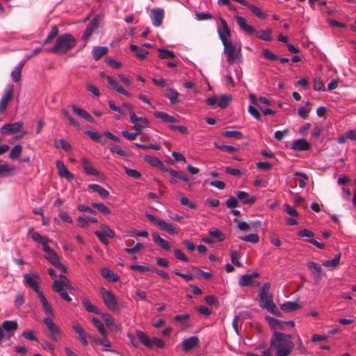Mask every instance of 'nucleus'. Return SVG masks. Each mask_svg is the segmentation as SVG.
<instances>
[{
	"mask_svg": "<svg viewBox=\"0 0 356 356\" xmlns=\"http://www.w3.org/2000/svg\"><path fill=\"white\" fill-rule=\"evenodd\" d=\"M294 346L291 335L275 332L268 349L274 356H289Z\"/></svg>",
	"mask_w": 356,
	"mask_h": 356,
	"instance_id": "f257e3e1",
	"label": "nucleus"
},
{
	"mask_svg": "<svg viewBox=\"0 0 356 356\" xmlns=\"http://www.w3.org/2000/svg\"><path fill=\"white\" fill-rule=\"evenodd\" d=\"M76 44L74 38L70 34H63L58 36L55 44L46 49L47 52H54L56 54H65L71 49Z\"/></svg>",
	"mask_w": 356,
	"mask_h": 356,
	"instance_id": "f03ea898",
	"label": "nucleus"
},
{
	"mask_svg": "<svg viewBox=\"0 0 356 356\" xmlns=\"http://www.w3.org/2000/svg\"><path fill=\"white\" fill-rule=\"evenodd\" d=\"M224 51L227 56L229 63H234L241 56V46L236 43L228 42L223 44Z\"/></svg>",
	"mask_w": 356,
	"mask_h": 356,
	"instance_id": "7ed1b4c3",
	"label": "nucleus"
},
{
	"mask_svg": "<svg viewBox=\"0 0 356 356\" xmlns=\"http://www.w3.org/2000/svg\"><path fill=\"white\" fill-rule=\"evenodd\" d=\"M44 324L47 326L49 334L48 337L54 341H58L62 337V332L60 328L54 323L53 319L45 317L43 319Z\"/></svg>",
	"mask_w": 356,
	"mask_h": 356,
	"instance_id": "20e7f679",
	"label": "nucleus"
},
{
	"mask_svg": "<svg viewBox=\"0 0 356 356\" xmlns=\"http://www.w3.org/2000/svg\"><path fill=\"white\" fill-rule=\"evenodd\" d=\"M130 122L134 124L133 128L137 133H141L145 128L150 127V122L145 117H138L134 112L129 113Z\"/></svg>",
	"mask_w": 356,
	"mask_h": 356,
	"instance_id": "39448f33",
	"label": "nucleus"
},
{
	"mask_svg": "<svg viewBox=\"0 0 356 356\" xmlns=\"http://www.w3.org/2000/svg\"><path fill=\"white\" fill-rule=\"evenodd\" d=\"M100 293L105 305L108 309L111 311L118 309V300L111 291L102 288L100 289Z\"/></svg>",
	"mask_w": 356,
	"mask_h": 356,
	"instance_id": "423d86ee",
	"label": "nucleus"
},
{
	"mask_svg": "<svg viewBox=\"0 0 356 356\" xmlns=\"http://www.w3.org/2000/svg\"><path fill=\"white\" fill-rule=\"evenodd\" d=\"M216 22L218 25L217 32L222 44L228 42L231 33L227 22L220 17L216 19Z\"/></svg>",
	"mask_w": 356,
	"mask_h": 356,
	"instance_id": "0eeeda50",
	"label": "nucleus"
},
{
	"mask_svg": "<svg viewBox=\"0 0 356 356\" xmlns=\"http://www.w3.org/2000/svg\"><path fill=\"white\" fill-rule=\"evenodd\" d=\"M260 298L259 305L261 308L266 309L270 313L279 315L276 306L273 302L272 296L269 293H259Z\"/></svg>",
	"mask_w": 356,
	"mask_h": 356,
	"instance_id": "6e6552de",
	"label": "nucleus"
},
{
	"mask_svg": "<svg viewBox=\"0 0 356 356\" xmlns=\"http://www.w3.org/2000/svg\"><path fill=\"white\" fill-rule=\"evenodd\" d=\"M266 320L273 330H286L287 328L291 329L294 327V322L293 321H281L271 316H266Z\"/></svg>",
	"mask_w": 356,
	"mask_h": 356,
	"instance_id": "1a4fd4ad",
	"label": "nucleus"
},
{
	"mask_svg": "<svg viewBox=\"0 0 356 356\" xmlns=\"http://www.w3.org/2000/svg\"><path fill=\"white\" fill-rule=\"evenodd\" d=\"M249 98L251 104L248 106V111L256 120H259L261 115L258 110L263 111V106L259 102L257 97L254 95L250 94Z\"/></svg>",
	"mask_w": 356,
	"mask_h": 356,
	"instance_id": "9d476101",
	"label": "nucleus"
},
{
	"mask_svg": "<svg viewBox=\"0 0 356 356\" xmlns=\"http://www.w3.org/2000/svg\"><path fill=\"white\" fill-rule=\"evenodd\" d=\"M100 76L102 77V78H106L107 81H108V84L110 86V88L111 89H113V90H115V92H117L118 93L123 95L127 96V97H130L131 96L130 92H129L127 90H126L113 77H111L110 76H108V75H106V73L104 72L100 73Z\"/></svg>",
	"mask_w": 356,
	"mask_h": 356,
	"instance_id": "9b49d317",
	"label": "nucleus"
},
{
	"mask_svg": "<svg viewBox=\"0 0 356 356\" xmlns=\"http://www.w3.org/2000/svg\"><path fill=\"white\" fill-rule=\"evenodd\" d=\"M24 284L31 288L35 293H39V282L40 278L39 275L35 273L24 274Z\"/></svg>",
	"mask_w": 356,
	"mask_h": 356,
	"instance_id": "f8f14e48",
	"label": "nucleus"
},
{
	"mask_svg": "<svg viewBox=\"0 0 356 356\" xmlns=\"http://www.w3.org/2000/svg\"><path fill=\"white\" fill-rule=\"evenodd\" d=\"M59 280H55L52 283L53 289L56 291H64V289H72L70 280L63 275H58Z\"/></svg>",
	"mask_w": 356,
	"mask_h": 356,
	"instance_id": "ddd939ff",
	"label": "nucleus"
},
{
	"mask_svg": "<svg viewBox=\"0 0 356 356\" xmlns=\"http://www.w3.org/2000/svg\"><path fill=\"white\" fill-rule=\"evenodd\" d=\"M13 86L10 84L7 86L3 95L0 100V113H3L7 108L8 103L11 101L13 97Z\"/></svg>",
	"mask_w": 356,
	"mask_h": 356,
	"instance_id": "4468645a",
	"label": "nucleus"
},
{
	"mask_svg": "<svg viewBox=\"0 0 356 356\" xmlns=\"http://www.w3.org/2000/svg\"><path fill=\"white\" fill-rule=\"evenodd\" d=\"M234 19L241 29L245 34L248 35H253L256 33V29L247 22L245 18L235 15Z\"/></svg>",
	"mask_w": 356,
	"mask_h": 356,
	"instance_id": "2eb2a0df",
	"label": "nucleus"
},
{
	"mask_svg": "<svg viewBox=\"0 0 356 356\" xmlns=\"http://www.w3.org/2000/svg\"><path fill=\"white\" fill-rule=\"evenodd\" d=\"M150 17L153 25L155 26H159L163 22L164 10L162 8H153L151 10Z\"/></svg>",
	"mask_w": 356,
	"mask_h": 356,
	"instance_id": "dca6fc26",
	"label": "nucleus"
},
{
	"mask_svg": "<svg viewBox=\"0 0 356 356\" xmlns=\"http://www.w3.org/2000/svg\"><path fill=\"white\" fill-rule=\"evenodd\" d=\"M23 126V123L17 122L4 124L0 129L2 134H12L19 131Z\"/></svg>",
	"mask_w": 356,
	"mask_h": 356,
	"instance_id": "f3484780",
	"label": "nucleus"
},
{
	"mask_svg": "<svg viewBox=\"0 0 356 356\" xmlns=\"http://www.w3.org/2000/svg\"><path fill=\"white\" fill-rule=\"evenodd\" d=\"M100 19L99 17L94 18L87 26L82 38L85 41L88 40L92 33L97 29Z\"/></svg>",
	"mask_w": 356,
	"mask_h": 356,
	"instance_id": "a211bd4d",
	"label": "nucleus"
},
{
	"mask_svg": "<svg viewBox=\"0 0 356 356\" xmlns=\"http://www.w3.org/2000/svg\"><path fill=\"white\" fill-rule=\"evenodd\" d=\"M56 165L58 170V174L60 177H64L70 181L74 179V175L70 172H69V170L67 169V168L62 161H58Z\"/></svg>",
	"mask_w": 356,
	"mask_h": 356,
	"instance_id": "6ab92c4d",
	"label": "nucleus"
},
{
	"mask_svg": "<svg viewBox=\"0 0 356 356\" xmlns=\"http://www.w3.org/2000/svg\"><path fill=\"white\" fill-rule=\"evenodd\" d=\"M291 148L293 151H305L310 148V145L305 139H298L291 143Z\"/></svg>",
	"mask_w": 356,
	"mask_h": 356,
	"instance_id": "aec40b11",
	"label": "nucleus"
},
{
	"mask_svg": "<svg viewBox=\"0 0 356 356\" xmlns=\"http://www.w3.org/2000/svg\"><path fill=\"white\" fill-rule=\"evenodd\" d=\"M156 225L161 229L166 231L170 234H178V229L172 224L161 220H156Z\"/></svg>",
	"mask_w": 356,
	"mask_h": 356,
	"instance_id": "412c9836",
	"label": "nucleus"
},
{
	"mask_svg": "<svg viewBox=\"0 0 356 356\" xmlns=\"http://www.w3.org/2000/svg\"><path fill=\"white\" fill-rule=\"evenodd\" d=\"M81 164L83 167L84 172L86 175L99 176V172L97 169L93 168V166L91 165V163L87 159L83 158L81 159Z\"/></svg>",
	"mask_w": 356,
	"mask_h": 356,
	"instance_id": "4be33fe9",
	"label": "nucleus"
},
{
	"mask_svg": "<svg viewBox=\"0 0 356 356\" xmlns=\"http://www.w3.org/2000/svg\"><path fill=\"white\" fill-rule=\"evenodd\" d=\"M73 112L79 115V117L85 119L86 120H87L88 122H94V119L88 113L86 112L85 110L81 108H79L78 106H75V105H72L71 106Z\"/></svg>",
	"mask_w": 356,
	"mask_h": 356,
	"instance_id": "5701e85b",
	"label": "nucleus"
},
{
	"mask_svg": "<svg viewBox=\"0 0 356 356\" xmlns=\"http://www.w3.org/2000/svg\"><path fill=\"white\" fill-rule=\"evenodd\" d=\"M199 339L196 337H191L186 339H184L181 343L182 349L184 351H188L197 346Z\"/></svg>",
	"mask_w": 356,
	"mask_h": 356,
	"instance_id": "b1692460",
	"label": "nucleus"
},
{
	"mask_svg": "<svg viewBox=\"0 0 356 356\" xmlns=\"http://www.w3.org/2000/svg\"><path fill=\"white\" fill-rule=\"evenodd\" d=\"M236 197L243 204H251L255 202V197L245 191H238Z\"/></svg>",
	"mask_w": 356,
	"mask_h": 356,
	"instance_id": "393cba45",
	"label": "nucleus"
},
{
	"mask_svg": "<svg viewBox=\"0 0 356 356\" xmlns=\"http://www.w3.org/2000/svg\"><path fill=\"white\" fill-rule=\"evenodd\" d=\"M152 237L154 241L163 250L165 251H168L170 250V243L161 238L157 233H153Z\"/></svg>",
	"mask_w": 356,
	"mask_h": 356,
	"instance_id": "a878e982",
	"label": "nucleus"
},
{
	"mask_svg": "<svg viewBox=\"0 0 356 356\" xmlns=\"http://www.w3.org/2000/svg\"><path fill=\"white\" fill-rule=\"evenodd\" d=\"M154 116L166 123H174L178 122V120L176 118L164 112L156 111L154 113Z\"/></svg>",
	"mask_w": 356,
	"mask_h": 356,
	"instance_id": "bb28decb",
	"label": "nucleus"
},
{
	"mask_svg": "<svg viewBox=\"0 0 356 356\" xmlns=\"http://www.w3.org/2000/svg\"><path fill=\"white\" fill-rule=\"evenodd\" d=\"M307 267L312 272V275L317 279H321L322 268L321 266L315 262L309 261L307 264Z\"/></svg>",
	"mask_w": 356,
	"mask_h": 356,
	"instance_id": "cd10ccee",
	"label": "nucleus"
},
{
	"mask_svg": "<svg viewBox=\"0 0 356 356\" xmlns=\"http://www.w3.org/2000/svg\"><path fill=\"white\" fill-rule=\"evenodd\" d=\"M88 188L98 193V195L102 198H106L109 195L108 191L98 184H90L88 185Z\"/></svg>",
	"mask_w": 356,
	"mask_h": 356,
	"instance_id": "c85d7f7f",
	"label": "nucleus"
},
{
	"mask_svg": "<svg viewBox=\"0 0 356 356\" xmlns=\"http://www.w3.org/2000/svg\"><path fill=\"white\" fill-rule=\"evenodd\" d=\"M24 65V61L19 62V64L12 71L11 78L14 82H18L20 81L22 70Z\"/></svg>",
	"mask_w": 356,
	"mask_h": 356,
	"instance_id": "c756f323",
	"label": "nucleus"
},
{
	"mask_svg": "<svg viewBox=\"0 0 356 356\" xmlns=\"http://www.w3.org/2000/svg\"><path fill=\"white\" fill-rule=\"evenodd\" d=\"M15 168L0 161V177L9 176L13 173Z\"/></svg>",
	"mask_w": 356,
	"mask_h": 356,
	"instance_id": "7c9ffc66",
	"label": "nucleus"
},
{
	"mask_svg": "<svg viewBox=\"0 0 356 356\" xmlns=\"http://www.w3.org/2000/svg\"><path fill=\"white\" fill-rule=\"evenodd\" d=\"M253 35L264 41H270L272 40L271 30L269 29L261 31L256 30V33Z\"/></svg>",
	"mask_w": 356,
	"mask_h": 356,
	"instance_id": "2f4dec72",
	"label": "nucleus"
},
{
	"mask_svg": "<svg viewBox=\"0 0 356 356\" xmlns=\"http://www.w3.org/2000/svg\"><path fill=\"white\" fill-rule=\"evenodd\" d=\"M136 334L143 344H144L149 348H152L153 343L145 333L143 332L142 331L138 330L136 331Z\"/></svg>",
	"mask_w": 356,
	"mask_h": 356,
	"instance_id": "473e14b6",
	"label": "nucleus"
},
{
	"mask_svg": "<svg viewBox=\"0 0 356 356\" xmlns=\"http://www.w3.org/2000/svg\"><path fill=\"white\" fill-rule=\"evenodd\" d=\"M341 253H338L333 259L323 260L322 264L327 268H334L339 266L341 259Z\"/></svg>",
	"mask_w": 356,
	"mask_h": 356,
	"instance_id": "72a5a7b5",
	"label": "nucleus"
},
{
	"mask_svg": "<svg viewBox=\"0 0 356 356\" xmlns=\"http://www.w3.org/2000/svg\"><path fill=\"white\" fill-rule=\"evenodd\" d=\"M108 47H95L92 49V56L95 60H99L102 56L105 55L108 52Z\"/></svg>",
	"mask_w": 356,
	"mask_h": 356,
	"instance_id": "f704fd0d",
	"label": "nucleus"
},
{
	"mask_svg": "<svg viewBox=\"0 0 356 356\" xmlns=\"http://www.w3.org/2000/svg\"><path fill=\"white\" fill-rule=\"evenodd\" d=\"M100 272L102 275L110 282H115L118 280V276L107 268H102Z\"/></svg>",
	"mask_w": 356,
	"mask_h": 356,
	"instance_id": "c9c22d12",
	"label": "nucleus"
},
{
	"mask_svg": "<svg viewBox=\"0 0 356 356\" xmlns=\"http://www.w3.org/2000/svg\"><path fill=\"white\" fill-rule=\"evenodd\" d=\"M130 49L135 52L136 56L140 59L145 58L149 53L148 51L144 49L143 47H138L136 44H131Z\"/></svg>",
	"mask_w": 356,
	"mask_h": 356,
	"instance_id": "e433bc0d",
	"label": "nucleus"
},
{
	"mask_svg": "<svg viewBox=\"0 0 356 356\" xmlns=\"http://www.w3.org/2000/svg\"><path fill=\"white\" fill-rule=\"evenodd\" d=\"M165 96L172 104L178 103V92L175 89L171 88H167Z\"/></svg>",
	"mask_w": 356,
	"mask_h": 356,
	"instance_id": "4c0bfd02",
	"label": "nucleus"
},
{
	"mask_svg": "<svg viewBox=\"0 0 356 356\" xmlns=\"http://www.w3.org/2000/svg\"><path fill=\"white\" fill-rule=\"evenodd\" d=\"M281 308L282 310L285 312H290L300 309V305L298 303V302L289 301L285 303H283L281 305Z\"/></svg>",
	"mask_w": 356,
	"mask_h": 356,
	"instance_id": "58836bf2",
	"label": "nucleus"
},
{
	"mask_svg": "<svg viewBox=\"0 0 356 356\" xmlns=\"http://www.w3.org/2000/svg\"><path fill=\"white\" fill-rule=\"evenodd\" d=\"M31 238L32 239L40 243L42 247L45 245V243H49V242H51V240L49 239L48 238L45 237V236H43L42 235H40L39 233L38 232H33L32 234H31Z\"/></svg>",
	"mask_w": 356,
	"mask_h": 356,
	"instance_id": "ea45409f",
	"label": "nucleus"
},
{
	"mask_svg": "<svg viewBox=\"0 0 356 356\" xmlns=\"http://www.w3.org/2000/svg\"><path fill=\"white\" fill-rule=\"evenodd\" d=\"M1 326L5 331L9 332L17 329V323L15 321H6Z\"/></svg>",
	"mask_w": 356,
	"mask_h": 356,
	"instance_id": "a19ab883",
	"label": "nucleus"
},
{
	"mask_svg": "<svg viewBox=\"0 0 356 356\" xmlns=\"http://www.w3.org/2000/svg\"><path fill=\"white\" fill-rule=\"evenodd\" d=\"M256 351V353H248L246 356H272L270 350L265 347L258 348Z\"/></svg>",
	"mask_w": 356,
	"mask_h": 356,
	"instance_id": "79ce46f5",
	"label": "nucleus"
},
{
	"mask_svg": "<svg viewBox=\"0 0 356 356\" xmlns=\"http://www.w3.org/2000/svg\"><path fill=\"white\" fill-rule=\"evenodd\" d=\"M22 145L19 144H17L12 148V149L9 154V157L11 159H15L20 156V154H22Z\"/></svg>",
	"mask_w": 356,
	"mask_h": 356,
	"instance_id": "37998d69",
	"label": "nucleus"
},
{
	"mask_svg": "<svg viewBox=\"0 0 356 356\" xmlns=\"http://www.w3.org/2000/svg\"><path fill=\"white\" fill-rule=\"evenodd\" d=\"M101 317L106 323V325L109 327H117L114 318L108 314L102 313L101 314Z\"/></svg>",
	"mask_w": 356,
	"mask_h": 356,
	"instance_id": "c03bdc74",
	"label": "nucleus"
},
{
	"mask_svg": "<svg viewBox=\"0 0 356 356\" xmlns=\"http://www.w3.org/2000/svg\"><path fill=\"white\" fill-rule=\"evenodd\" d=\"M231 101V97L229 95H221L219 99H218V106L220 108H225L229 102Z\"/></svg>",
	"mask_w": 356,
	"mask_h": 356,
	"instance_id": "a18cd8bd",
	"label": "nucleus"
},
{
	"mask_svg": "<svg viewBox=\"0 0 356 356\" xmlns=\"http://www.w3.org/2000/svg\"><path fill=\"white\" fill-rule=\"evenodd\" d=\"M158 51L160 52L159 57L161 59H165L168 58H175V55L172 51L166 49H158Z\"/></svg>",
	"mask_w": 356,
	"mask_h": 356,
	"instance_id": "49530a36",
	"label": "nucleus"
},
{
	"mask_svg": "<svg viewBox=\"0 0 356 356\" xmlns=\"http://www.w3.org/2000/svg\"><path fill=\"white\" fill-rule=\"evenodd\" d=\"M262 56L266 58V60H270V61H275L278 59L277 56L274 54L272 51L265 49L261 51Z\"/></svg>",
	"mask_w": 356,
	"mask_h": 356,
	"instance_id": "de8ad7c7",
	"label": "nucleus"
},
{
	"mask_svg": "<svg viewBox=\"0 0 356 356\" xmlns=\"http://www.w3.org/2000/svg\"><path fill=\"white\" fill-rule=\"evenodd\" d=\"M55 146L57 148H61L65 151H68L71 149V146L69 143L63 138H60L55 142Z\"/></svg>",
	"mask_w": 356,
	"mask_h": 356,
	"instance_id": "09e8293b",
	"label": "nucleus"
},
{
	"mask_svg": "<svg viewBox=\"0 0 356 356\" xmlns=\"http://www.w3.org/2000/svg\"><path fill=\"white\" fill-rule=\"evenodd\" d=\"M83 305L88 312L95 313V314H99L98 309L96 307H95L94 305H92L88 299H87V298L83 299Z\"/></svg>",
	"mask_w": 356,
	"mask_h": 356,
	"instance_id": "8fccbe9b",
	"label": "nucleus"
},
{
	"mask_svg": "<svg viewBox=\"0 0 356 356\" xmlns=\"http://www.w3.org/2000/svg\"><path fill=\"white\" fill-rule=\"evenodd\" d=\"M179 196H180L179 201H180V203L181 205L186 206L191 209H196L197 205L193 202L190 201L184 195H180Z\"/></svg>",
	"mask_w": 356,
	"mask_h": 356,
	"instance_id": "3c124183",
	"label": "nucleus"
},
{
	"mask_svg": "<svg viewBox=\"0 0 356 356\" xmlns=\"http://www.w3.org/2000/svg\"><path fill=\"white\" fill-rule=\"evenodd\" d=\"M145 248V245L141 243H137L134 247L132 248H124V251L130 254H136L138 251L143 250Z\"/></svg>",
	"mask_w": 356,
	"mask_h": 356,
	"instance_id": "603ef678",
	"label": "nucleus"
},
{
	"mask_svg": "<svg viewBox=\"0 0 356 356\" xmlns=\"http://www.w3.org/2000/svg\"><path fill=\"white\" fill-rule=\"evenodd\" d=\"M240 239L244 241L257 243L259 240V237L257 234H250L243 236H241Z\"/></svg>",
	"mask_w": 356,
	"mask_h": 356,
	"instance_id": "864d4df0",
	"label": "nucleus"
},
{
	"mask_svg": "<svg viewBox=\"0 0 356 356\" xmlns=\"http://www.w3.org/2000/svg\"><path fill=\"white\" fill-rule=\"evenodd\" d=\"M45 259L48 260L52 265L55 266L60 261V257L56 253L55 251L51 252V254H46Z\"/></svg>",
	"mask_w": 356,
	"mask_h": 356,
	"instance_id": "5fc2aeb1",
	"label": "nucleus"
},
{
	"mask_svg": "<svg viewBox=\"0 0 356 356\" xmlns=\"http://www.w3.org/2000/svg\"><path fill=\"white\" fill-rule=\"evenodd\" d=\"M168 172H169V174L172 176V177H177L184 181H188V177L181 173V172H177V171H175L172 169H170V170H168Z\"/></svg>",
	"mask_w": 356,
	"mask_h": 356,
	"instance_id": "6e6d98bb",
	"label": "nucleus"
},
{
	"mask_svg": "<svg viewBox=\"0 0 356 356\" xmlns=\"http://www.w3.org/2000/svg\"><path fill=\"white\" fill-rule=\"evenodd\" d=\"M102 231L104 235H106L108 238H113L115 236L114 232L106 224H102L100 226Z\"/></svg>",
	"mask_w": 356,
	"mask_h": 356,
	"instance_id": "4d7b16f0",
	"label": "nucleus"
},
{
	"mask_svg": "<svg viewBox=\"0 0 356 356\" xmlns=\"http://www.w3.org/2000/svg\"><path fill=\"white\" fill-rule=\"evenodd\" d=\"M92 321L94 325L97 328V330H99L100 334L103 337H106V331L103 324L99 320H97L96 318H92Z\"/></svg>",
	"mask_w": 356,
	"mask_h": 356,
	"instance_id": "13d9d810",
	"label": "nucleus"
},
{
	"mask_svg": "<svg viewBox=\"0 0 356 356\" xmlns=\"http://www.w3.org/2000/svg\"><path fill=\"white\" fill-rule=\"evenodd\" d=\"M314 89L316 91H324V83L321 78H315L314 80Z\"/></svg>",
	"mask_w": 356,
	"mask_h": 356,
	"instance_id": "bf43d9fd",
	"label": "nucleus"
},
{
	"mask_svg": "<svg viewBox=\"0 0 356 356\" xmlns=\"http://www.w3.org/2000/svg\"><path fill=\"white\" fill-rule=\"evenodd\" d=\"M58 33V30L56 26H54L51 27V29L49 33L48 34L47 37L46 38V39L44 41V44L49 43L54 37H56Z\"/></svg>",
	"mask_w": 356,
	"mask_h": 356,
	"instance_id": "052dcab7",
	"label": "nucleus"
},
{
	"mask_svg": "<svg viewBox=\"0 0 356 356\" xmlns=\"http://www.w3.org/2000/svg\"><path fill=\"white\" fill-rule=\"evenodd\" d=\"M92 206L104 214H109L111 213L110 209L102 203H92Z\"/></svg>",
	"mask_w": 356,
	"mask_h": 356,
	"instance_id": "680f3d73",
	"label": "nucleus"
},
{
	"mask_svg": "<svg viewBox=\"0 0 356 356\" xmlns=\"http://www.w3.org/2000/svg\"><path fill=\"white\" fill-rule=\"evenodd\" d=\"M129 268H130V269H131L133 270H136L140 273H144L145 271L152 270V268H150L147 266H142V265H138V264H132L129 266Z\"/></svg>",
	"mask_w": 356,
	"mask_h": 356,
	"instance_id": "e2e57ef3",
	"label": "nucleus"
},
{
	"mask_svg": "<svg viewBox=\"0 0 356 356\" xmlns=\"http://www.w3.org/2000/svg\"><path fill=\"white\" fill-rule=\"evenodd\" d=\"M252 283L251 276L248 275H243L239 278V284L241 286H248Z\"/></svg>",
	"mask_w": 356,
	"mask_h": 356,
	"instance_id": "0e129e2a",
	"label": "nucleus"
},
{
	"mask_svg": "<svg viewBox=\"0 0 356 356\" xmlns=\"http://www.w3.org/2000/svg\"><path fill=\"white\" fill-rule=\"evenodd\" d=\"M247 7H249V8L250 9V10L256 15L259 18H264L265 17V15L264 14L262 13V11L256 6H254V5H249L247 6Z\"/></svg>",
	"mask_w": 356,
	"mask_h": 356,
	"instance_id": "69168bd1",
	"label": "nucleus"
},
{
	"mask_svg": "<svg viewBox=\"0 0 356 356\" xmlns=\"http://www.w3.org/2000/svg\"><path fill=\"white\" fill-rule=\"evenodd\" d=\"M110 151L112 153H115L121 156H124L127 154L126 152L120 146L117 145H113L112 146H111Z\"/></svg>",
	"mask_w": 356,
	"mask_h": 356,
	"instance_id": "338daca9",
	"label": "nucleus"
},
{
	"mask_svg": "<svg viewBox=\"0 0 356 356\" xmlns=\"http://www.w3.org/2000/svg\"><path fill=\"white\" fill-rule=\"evenodd\" d=\"M105 61L108 65H110L114 69H118L122 66L121 63L109 57L106 58Z\"/></svg>",
	"mask_w": 356,
	"mask_h": 356,
	"instance_id": "774afa93",
	"label": "nucleus"
}]
</instances>
